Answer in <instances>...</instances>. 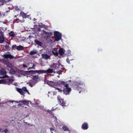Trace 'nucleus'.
Segmentation results:
<instances>
[{
    "label": "nucleus",
    "instance_id": "nucleus-3",
    "mask_svg": "<svg viewBox=\"0 0 133 133\" xmlns=\"http://www.w3.org/2000/svg\"><path fill=\"white\" fill-rule=\"evenodd\" d=\"M59 81H58L57 82H56V81L55 82H53L52 81H48L47 82V84L50 86H51L52 87H54L55 88L57 89L59 91L61 92L62 91V90L60 88H56L54 87L57 85H60V84H58V82Z\"/></svg>",
    "mask_w": 133,
    "mask_h": 133
},
{
    "label": "nucleus",
    "instance_id": "nucleus-37",
    "mask_svg": "<svg viewBox=\"0 0 133 133\" xmlns=\"http://www.w3.org/2000/svg\"><path fill=\"white\" fill-rule=\"evenodd\" d=\"M66 61V62L68 63L69 64L70 63V61H69V59L68 58H67Z\"/></svg>",
    "mask_w": 133,
    "mask_h": 133
},
{
    "label": "nucleus",
    "instance_id": "nucleus-26",
    "mask_svg": "<svg viewBox=\"0 0 133 133\" xmlns=\"http://www.w3.org/2000/svg\"><path fill=\"white\" fill-rule=\"evenodd\" d=\"M28 72L32 74H36L37 73V70H35V71H28Z\"/></svg>",
    "mask_w": 133,
    "mask_h": 133
},
{
    "label": "nucleus",
    "instance_id": "nucleus-28",
    "mask_svg": "<svg viewBox=\"0 0 133 133\" xmlns=\"http://www.w3.org/2000/svg\"><path fill=\"white\" fill-rule=\"evenodd\" d=\"M9 34L10 36L13 37L14 36L15 34L13 31H11L9 33Z\"/></svg>",
    "mask_w": 133,
    "mask_h": 133
},
{
    "label": "nucleus",
    "instance_id": "nucleus-51",
    "mask_svg": "<svg viewBox=\"0 0 133 133\" xmlns=\"http://www.w3.org/2000/svg\"><path fill=\"white\" fill-rule=\"evenodd\" d=\"M81 91H79V93H80V92H81Z\"/></svg>",
    "mask_w": 133,
    "mask_h": 133
},
{
    "label": "nucleus",
    "instance_id": "nucleus-22",
    "mask_svg": "<svg viewBox=\"0 0 133 133\" xmlns=\"http://www.w3.org/2000/svg\"><path fill=\"white\" fill-rule=\"evenodd\" d=\"M38 79V75L33 76L32 77V80L37 81V80Z\"/></svg>",
    "mask_w": 133,
    "mask_h": 133
},
{
    "label": "nucleus",
    "instance_id": "nucleus-49",
    "mask_svg": "<svg viewBox=\"0 0 133 133\" xmlns=\"http://www.w3.org/2000/svg\"><path fill=\"white\" fill-rule=\"evenodd\" d=\"M40 29L39 28L38 30V31H40Z\"/></svg>",
    "mask_w": 133,
    "mask_h": 133
},
{
    "label": "nucleus",
    "instance_id": "nucleus-38",
    "mask_svg": "<svg viewBox=\"0 0 133 133\" xmlns=\"http://www.w3.org/2000/svg\"><path fill=\"white\" fill-rule=\"evenodd\" d=\"M4 131L5 133H7L8 131V130L7 129H5V130H4Z\"/></svg>",
    "mask_w": 133,
    "mask_h": 133
},
{
    "label": "nucleus",
    "instance_id": "nucleus-40",
    "mask_svg": "<svg viewBox=\"0 0 133 133\" xmlns=\"http://www.w3.org/2000/svg\"><path fill=\"white\" fill-rule=\"evenodd\" d=\"M50 131H54V129L53 128H50Z\"/></svg>",
    "mask_w": 133,
    "mask_h": 133
},
{
    "label": "nucleus",
    "instance_id": "nucleus-25",
    "mask_svg": "<svg viewBox=\"0 0 133 133\" xmlns=\"http://www.w3.org/2000/svg\"><path fill=\"white\" fill-rule=\"evenodd\" d=\"M17 50H21L23 49L24 47L22 46L19 45L17 46Z\"/></svg>",
    "mask_w": 133,
    "mask_h": 133
},
{
    "label": "nucleus",
    "instance_id": "nucleus-13",
    "mask_svg": "<svg viewBox=\"0 0 133 133\" xmlns=\"http://www.w3.org/2000/svg\"><path fill=\"white\" fill-rule=\"evenodd\" d=\"M65 51V50L62 48H60L59 50V53L61 55H63Z\"/></svg>",
    "mask_w": 133,
    "mask_h": 133
},
{
    "label": "nucleus",
    "instance_id": "nucleus-29",
    "mask_svg": "<svg viewBox=\"0 0 133 133\" xmlns=\"http://www.w3.org/2000/svg\"><path fill=\"white\" fill-rule=\"evenodd\" d=\"M62 71L61 70L58 69V71L57 70L56 72L58 74L60 75L62 74Z\"/></svg>",
    "mask_w": 133,
    "mask_h": 133
},
{
    "label": "nucleus",
    "instance_id": "nucleus-23",
    "mask_svg": "<svg viewBox=\"0 0 133 133\" xmlns=\"http://www.w3.org/2000/svg\"><path fill=\"white\" fill-rule=\"evenodd\" d=\"M52 52L53 54H54L56 56H57L58 55V53L57 51L55 50H55H53Z\"/></svg>",
    "mask_w": 133,
    "mask_h": 133
},
{
    "label": "nucleus",
    "instance_id": "nucleus-53",
    "mask_svg": "<svg viewBox=\"0 0 133 133\" xmlns=\"http://www.w3.org/2000/svg\"><path fill=\"white\" fill-rule=\"evenodd\" d=\"M58 77H59V76H58Z\"/></svg>",
    "mask_w": 133,
    "mask_h": 133
},
{
    "label": "nucleus",
    "instance_id": "nucleus-52",
    "mask_svg": "<svg viewBox=\"0 0 133 133\" xmlns=\"http://www.w3.org/2000/svg\"><path fill=\"white\" fill-rule=\"evenodd\" d=\"M51 133H53V132H52V131H51Z\"/></svg>",
    "mask_w": 133,
    "mask_h": 133
},
{
    "label": "nucleus",
    "instance_id": "nucleus-5",
    "mask_svg": "<svg viewBox=\"0 0 133 133\" xmlns=\"http://www.w3.org/2000/svg\"><path fill=\"white\" fill-rule=\"evenodd\" d=\"M17 90L21 95L24 96L26 92V91H27V89L26 87H24L22 89L17 88Z\"/></svg>",
    "mask_w": 133,
    "mask_h": 133
},
{
    "label": "nucleus",
    "instance_id": "nucleus-2",
    "mask_svg": "<svg viewBox=\"0 0 133 133\" xmlns=\"http://www.w3.org/2000/svg\"><path fill=\"white\" fill-rule=\"evenodd\" d=\"M63 66V65L61 64L59 61H58L56 63H54L50 65V67L52 68V69H48V70H51L50 72H49V73H51L53 72L55 73V72H54V71L55 70H58Z\"/></svg>",
    "mask_w": 133,
    "mask_h": 133
},
{
    "label": "nucleus",
    "instance_id": "nucleus-48",
    "mask_svg": "<svg viewBox=\"0 0 133 133\" xmlns=\"http://www.w3.org/2000/svg\"><path fill=\"white\" fill-rule=\"evenodd\" d=\"M54 110H55V109H54L53 108H52L51 109V110L52 111H54Z\"/></svg>",
    "mask_w": 133,
    "mask_h": 133
},
{
    "label": "nucleus",
    "instance_id": "nucleus-41",
    "mask_svg": "<svg viewBox=\"0 0 133 133\" xmlns=\"http://www.w3.org/2000/svg\"><path fill=\"white\" fill-rule=\"evenodd\" d=\"M33 37L32 36H29L28 37V38L29 39L32 38Z\"/></svg>",
    "mask_w": 133,
    "mask_h": 133
},
{
    "label": "nucleus",
    "instance_id": "nucleus-35",
    "mask_svg": "<svg viewBox=\"0 0 133 133\" xmlns=\"http://www.w3.org/2000/svg\"><path fill=\"white\" fill-rule=\"evenodd\" d=\"M57 99H58V100L59 101V100H61V99H60L61 98V97L60 96H57Z\"/></svg>",
    "mask_w": 133,
    "mask_h": 133
},
{
    "label": "nucleus",
    "instance_id": "nucleus-18",
    "mask_svg": "<svg viewBox=\"0 0 133 133\" xmlns=\"http://www.w3.org/2000/svg\"><path fill=\"white\" fill-rule=\"evenodd\" d=\"M59 101V104L62 106H65V103L64 102L63 99H61Z\"/></svg>",
    "mask_w": 133,
    "mask_h": 133
},
{
    "label": "nucleus",
    "instance_id": "nucleus-36",
    "mask_svg": "<svg viewBox=\"0 0 133 133\" xmlns=\"http://www.w3.org/2000/svg\"><path fill=\"white\" fill-rule=\"evenodd\" d=\"M23 67L24 68H27L28 66L26 64H23Z\"/></svg>",
    "mask_w": 133,
    "mask_h": 133
},
{
    "label": "nucleus",
    "instance_id": "nucleus-9",
    "mask_svg": "<svg viewBox=\"0 0 133 133\" xmlns=\"http://www.w3.org/2000/svg\"><path fill=\"white\" fill-rule=\"evenodd\" d=\"M37 82V81L31 80L28 82L27 84H28L30 86L32 87L35 85Z\"/></svg>",
    "mask_w": 133,
    "mask_h": 133
},
{
    "label": "nucleus",
    "instance_id": "nucleus-7",
    "mask_svg": "<svg viewBox=\"0 0 133 133\" xmlns=\"http://www.w3.org/2000/svg\"><path fill=\"white\" fill-rule=\"evenodd\" d=\"M4 60H5L6 59H12L14 57V56L12 55L9 52L5 53L4 55Z\"/></svg>",
    "mask_w": 133,
    "mask_h": 133
},
{
    "label": "nucleus",
    "instance_id": "nucleus-15",
    "mask_svg": "<svg viewBox=\"0 0 133 133\" xmlns=\"http://www.w3.org/2000/svg\"><path fill=\"white\" fill-rule=\"evenodd\" d=\"M4 40V38L3 35H0V43H3Z\"/></svg>",
    "mask_w": 133,
    "mask_h": 133
},
{
    "label": "nucleus",
    "instance_id": "nucleus-46",
    "mask_svg": "<svg viewBox=\"0 0 133 133\" xmlns=\"http://www.w3.org/2000/svg\"><path fill=\"white\" fill-rule=\"evenodd\" d=\"M3 130L0 128V132H3Z\"/></svg>",
    "mask_w": 133,
    "mask_h": 133
},
{
    "label": "nucleus",
    "instance_id": "nucleus-54",
    "mask_svg": "<svg viewBox=\"0 0 133 133\" xmlns=\"http://www.w3.org/2000/svg\"><path fill=\"white\" fill-rule=\"evenodd\" d=\"M27 77H28V75H27Z\"/></svg>",
    "mask_w": 133,
    "mask_h": 133
},
{
    "label": "nucleus",
    "instance_id": "nucleus-47",
    "mask_svg": "<svg viewBox=\"0 0 133 133\" xmlns=\"http://www.w3.org/2000/svg\"><path fill=\"white\" fill-rule=\"evenodd\" d=\"M26 92H27L29 94V95H30V93H29V92H28V91L27 90V91H26Z\"/></svg>",
    "mask_w": 133,
    "mask_h": 133
},
{
    "label": "nucleus",
    "instance_id": "nucleus-27",
    "mask_svg": "<svg viewBox=\"0 0 133 133\" xmlns=\"http://www.w3.org/2000/svg\"><path fill=\"white\" fill-rule=\"evenodd\" d=\"M47 32L45 31L44 30H42L41 31V35H46V34H47Z\"/></svg>",
    "mask_w": 133,
    "mask_h": 133
},
{
    "label": "nucleus",
    "instance_id": "nucleus-42",
    "mask_svg": "<svg viewBox=\"0 0 133 133\" xmlns=\"http://www.w3.org/2000/svg\"><path fill=\"white\" fill-rule=\"evenodd\" d=\"M15 8L17 10H18L19 9V8L17 6H15Z\"/></svg>",
    "mask_w": 133,
    "mask_h": 133
},
{
    "label": "nucleus",
    "instance_id": "nucleus-31",
    "mask_svg": "<svg viewBox=\"0 0 133 133\" xmlns=\"http://www.w3.org/2000/svg\"><path fill=\"white\" fill-rule=\"evenodd\" d=\"M7 66L8 67L10 68H12V65L11 64L8 63L6 64Z\"/></svg>",
    "mask_w": 133,
    "mask_h": 133
},
{
    "label": "nucleus",
    "instance_id": "nucleus-4",
    "mask_svg": "<svg viewBox=\"0 0 133 133\" xmlns=\"http://www.w3.org/2000/svg\"><path fill=\"white\" fill-rule=\"evenodd\" d=\"M54 35L56 41H58L61 39L62 34L58 31H55L54 32Z\"/></svg>",
    "mask_w": 133,
    "mask_h": 133
},
{
    "label": "nucleus",
    "instance_id": "nucleus-20",
    "mask_svg": "<svg viewBox=\"0 0 133 133\" xmlns=\"http://www.w3.org/2000/svg\"><path fill=\"white\" fill-rule=\"evenodd\" d=\"M20 16H22L23 18H26V14L22 12H21L20 14Z\"/></svg>",
    "mask_w": 133,
    "mask_h": 133
},
{
    "label": "nucleus",
    "instance_id": "nucleus-14",
    "mask_svg": "<svg viewBox=\"0 0 133 133\" xmlns=\"http://www.w3.org/2000/svg\"><path fill=\"white\" fill-rule=\"evenodd\" d=\"M14 81V78L13 77H12L9 79L7 83L8 85H9L11 83H12Z\"/></svg>",
    "mask_w": 133,
    "mask_h": 133
},
{
    "label": "nucleus",
    "instance_id": "nucleus-6",
    "mask_svg": "<svg viewBox=\"0 0 133 133\" xmlns=\"http://www.w3.org/2000/svg\"><path fill=\"white\" fill-rule=\"evenodd\" d=\"M6 72L5 69H3L0 70V77L1 78H4L6 77Z\"/></svg>",
    "mask_w": 133,
    "mask_h": 133
},
{
    "label": "nucleus",
    "instance_id": "nucleus-16",
    "mask_svg": "<svg viewBox=\"0 0 133 133\" xmlns=\"http://www.w3.org/2000/svg\"><path fill=\"white\" fill-rule=\"evenodd\" d=\"M34 42L36 44H37L38 46H42V42L36 40H35L34 41Z\"/></svg>",
    "mask_w": 133,
    "mask_h": 133
},
{
    "label": "nucleus",
    "instance_id": "nucleus-12",
    "mask_svg": "<svg viewBox=\"0 0 133 133\" xmlns=\"http://www.w3.org/2000/svg\"><path fill=\"white\" fill-rule=\"evenodd\" d=\"M88 127V124L87 123H84L82 126V128L84 129H87Z\"/></svg>",
    "mask_w": 133,
    "mask_h": 133
},
{
    "label": "nucleus",
    "instance_id": "nucleus-19",
    "mask_svg": "<svg viewBox=\"0 0 133 133\" xmlns=\"http://www.w3.org/2000/svg\"><path fill=\"white\" fill-rule=\"evenodd\" d=\"M22 101L23 104H26L27 105H28V104H29V103L30 104L31 103L30 101H28L27 100H22Z\"/></svg>",
    "mask_w": 133,
    "mask_h": 133
},
{
    "label": "nucleus",
    "instance_id": "nucleus-44",
    "mask_svg": "<svg viewBox=\"0 0 133 133\" xmlns=\"http://www.w3.org/2000/svg\"><path fill=\"white\" fill-rule=\"evenodd\" d=\"M3 82V81L2 80H0V84H1Z\"/></svg>",
    "mask_w": 133,
    "mask_h": 133
},
{
    "label": "nucleus",
    "instance_id": "nucleus-10",
    "mask_svg": "<svg viewBox=\"0 0 133 133\" xmlns=\"http://www.w3.org/2000/svg\"><path fill=\"white\" fill-rule=\"evenodd\" d=\"M82 84H83L82 83H76V84L75 85L74 87L75 88H76V89L78 90L79 91L80 90L79 89V88L81 89V87H78V86H79V85L81 86Z\"/></svg>",
    "mask_w": 133,
    "mask_h": 133
},
{
    "label": "nucleus",
    "instance_id": "nucleus-32",
    "mask_svg": "<svg viewBox=\"0 0 133 133\" xmlns=\"http://www.w3.org/2000/svg\"><path fill=\"white\" fill-rule=\"evenodd\" d=\"M17 103H19L18 105V106H19L20 105H22L23 104L22 103V101H19V102H17Z\"/></svg>",
    "mask_w": 133,
    "mask_h": 133
},
{
    "label": "nucleus",
    "instance_id": "nucleus-43",
    "mask_svg": "<svg viewBox=\"0 0 133 133\" xmlns=\"http://www.w3.org/2000/svg\"><path fill=\"white\" fill-rule=\"evenodd\" d=\"M32 69V67H30L28 69V70H30V69Z\"/></svg>",
    "mask_w": 133,
    "mask_h": 133
},
{
    "label": "nucleus",
    "instance_id": "nucleus-39",
    "mask_svg": "<svg viewBox=\"0 0 133 133\" xmlns=\"http://www.w3.org/2000/svg\"><path fill=\"white\" fill-rule=\"evenodd\" d=\"M9 102H11V103H13L14 102H15L16 103H17V102H18V101H9ZM18 102H19V101H18Z\"/></svg>",
    "mask_w": 133,
    "mask_h": 133
},
{
    "label": "nucleus",
    "instance_id": "nucleus-17",
    "mask_svg": "<svg viewBox=\"0 0 133 133\" xmlns=\"http://www.w3.org/2000/svg\"><path fill=\"white\" fill-rule=\"evenodd\" d=\"M38 52L36 50H34L31 51L30 53V55H34L36 54Z\"/></svg>",
    "mask_w": 133,
    "mask_h": 133
},
{
    "label": "nucleus",
    "instance_id": "nucleus-34",
    "mask_svg": "<svg viewBox=\"0 0 133 133\" xmlns=\"http://www.w3.org/2000/svg\"><path fill=\"white\" fill-rule=\"evenodd\" d=\"M36 66V65L35 64H33L32 65V69H35V66Z\"/></svg>",
    "mask_w": 133,
    "mask_h": 133
},
{
    "label": "nucleus",
    "instance_id": "nucleus-8",
    "mask_svg": "<svg viewBox=\"0 0 133 133\" xmlns=\"http://www.w3.org/2000/svg\"><path fill=\"white\" fill-rule=\"evenodd\" d=\"M50 70L47 69L46 70H37V73L39 74H48L50 72Z\"/></svg>",
    "mask_w": 133,
    "mask_h": 133
},
{
    "label": "nucleus",
    "instance_id": "nucleus-1",
    "mask_svg": "<svg viewBox=\"0 0 133 133\" xmlns=\"http://www.w3.org/2000/svg\"><path fill=\"white\" fill-rule=\"evenodd\" d=\"M58 84H60L61 86L63 87V91L64 94L67 95H69L71 91V89L69 87V85L66 82H64L63 81H59Z\"/></svg>",
    "mask_w": 133,
    "mask_h": 133
},
{
    "label": "nucleus",
    "instance_id": "nucleus-55",
    "mask_svg": "<svg viewBox=\"0 0 133 133\" xmlns=\"http://www.w3.org/2000/svg\"><path fill=\"white\" fill-rule=\"evenodd\" d=\"M48 93L49 94V92H48Z\"/></svg>",
    "mask_w": 133,
    "mask_h": 133
},
{
    "label": "nucleus",
    "instance_id": "nucleus-24",
    "mask_svg": "<svg viewBox=\"0 0 133 133\" xmlns=\"http://www.w3.org/2000/svg\"><path fill=\"white\" fill-rule=\"evenodd\" d=\"M62 128L65 131H69V129L68 127L65 125L63 126Z\"/></svg>",
    "mask_w": 133,
    "mask_h": 133
},
{
    "label": "nucleus",
    "instance_id": "nucleus-30",
    "mask_svg": "<svg viewBox=\"0 0 133 133\" xmlns=\"http://www.w3.org/2000/svg\"><path fill=\"white\" fill-rule=\"evenodd\" d=\"M17 46L16 45H14L12 46V48L13 49H17Z\"/></svg>",
    "mask_w": 133,
    "mask_h": 133
},
{
    "label": "nucleus",
    "instance_id": "nucleus-33",
    "mask_svg": "<svg viewBox=\"0 0 133 133\" xmlns=\"http://www.w3.org/2000/svg\"><path fill=\"white\" fill-rule=\"evenodd\" d=\"M16 21L17 23L19 22L23 23L24 22V20H19V19H16Z\"/></svg>",
    "mask_w": 133,
    "mask_h": 133
},
{
    "label": "nucleus",
    "instance_id": "nucleus-45",
    "mask_svg": "<svg viewBox=\"0 0 133 133\" xmlns=\"http://www.w3.org/2000/svg\"><path fill=\"white\" fill-rule=\"evenodd\" d=\"M51 110H48V111L50 113L51 112Z\"/></svg>",
    "mask_w": 133,
    "mask_h": 133
},
{
    "label": "nucleus",
    "instance_id": "nucleus-56",
    "mask_svg": "<svg viewBox=\"0 0 133 133\" xmlns=\"http://www.w3.org/2000/svg\"><path fill=\"white\" fill-rule=\"evenodd\" d=\"M70 81H71V80H70V81H70Z\"/></svg>",
    "mask_w": 133,
    "mask_h": 133
},
{
    "label": "nucleus",
    "instance_id": "nucleus-50",
    "mask_svg": "<svg viewBox=\"0 0 133 133\" xmlns=\"http://www.w3.org/2000/svg\"><path fill=\"white\" fill-rule=\"evenodd\" d=\"M36 20V19L35 18H34V21H35Z\"/></svg>",
    "mask_w": 133,
    "mask_h": 133
},
{
    "label": "nucleus",
    "instance_id": "nucleus-11",
    "mask_svg": "<svg viewBox=\"0 0 133 133\" xmlns=\"http://www.w3.org/2000/svg\"><path fill=\"white\" fill-rule=\"evenodd\" d=\"M42 57L45 60H47L48 59H50V57L48 55L46 54H44L42 55Z\"/></svg>",
    "mask_w": 133,
    "mask_h": 133
},
{
    "label": "nucleus",
    "instance_id": "nucleus-21",
    "mask_svg": "<svg viewBox=\"0 0 133 133\" xmlns=\"http://www.w3.org/2000/svg\"><path fill=\"white\" fill-rule=\"evenodd\" d=\"M52 34L51 32H47L46 35L44 36L46 37L47 38H49L52 35Z\"/></svg>",
    "mask_w": 133,
    "mask_h": 133
}]
</instances>
